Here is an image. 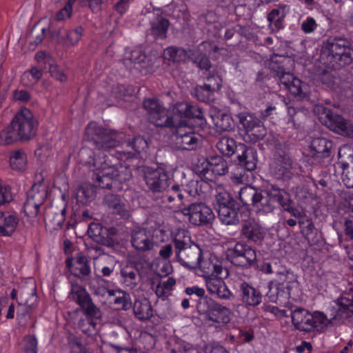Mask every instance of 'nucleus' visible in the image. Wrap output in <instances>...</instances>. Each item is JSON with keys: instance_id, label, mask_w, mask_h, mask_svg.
Wrapping results in <instances>:
<instances>
[{"instance_id": "nucleus-52", "label": "nucleus", "mask_w": 353, "mask_h": 353, "mask_svg": "<svg viewBox=\"0 0 353 353\" xmlns=\"http://www.w3.org/2000/svg\"><path fill=\"white\" fill-rule=\"evenodd\" d=\"M113 303L118 307V310H128L132 307L130 294L123 290H119L118 295L114 298Z\"/></svg>"}, {"instance_id": "nucleus-51", "label": "nucleus", "mask_w": 353, "mask_h": 353, "mask_svg": "<svg viewBox=\"0 0 353 353\" xmlns=\"http://www.w3.org/2000/svg\"><path fill=\"white\" fill-rule=\"evenodd\" d=\"M236 117L239 119V123L242 125V128L245 132L261 122L259 119L248 112H240Z\"/></svg>"}, {"instance_id": "nucleus-28", "label": "nucleus", "mask_w": 353, "mask_h": 353, "mask_svg": "<svg viewBox=\"0 0 353 353\" xmlns=\"http://www.w3.org/2000/svg\"><path fill=\"white\" fill-rule=\"evenodd\" d=\"M65 207H50L44 214V221L47 227L52 230H58L61 228L65 222Z\"/></svg>"}, {"instance_id": "nucleus-33", "label": "nucleus", "mask_w": 353, "mask_h": 353, "mask_svg": "<svg viewBox=\"0 0 353 353\" xmlns=\"http://www.w3.org/2000/svg\"><path fill=\"white\" fill-rule=\"evenodd\" d=\"M133 312L135 317L142 321H148L153 316L151 303L145 297L135 300L133 305Z\"/></svg>"}, {"instance_id": "nucleus-56", "label": "nucleus", "mask_w": 353, "mask_h": 353, "mask_svg": "<svg viewBox=\"0 0 353 353\" xmlns=\"http://www.w3.org/2000/svg\"><path fill=\"white\" fill-rule=\"evenodd\" d=\"M299 224L301 228L302 233L306 239H309L310 236L313 234L316 230L312 221L308 218L299 219Z\"/></svg>"}, {"instance_id": "nucleus-21", "label": "nucleus", "mask_w": 353, "mask_h": 353, "mask_svg": "<svg viewBox=\"0 0 353 353\" xmlns=\"http://www.w3.org/2000/svg\"><path fill=\"white\" fill-rule=\"evenodd\" d=\"M325 125L330 130L342 136L353 137L352 124L342 116L328 110L325 112Z\"/></svg>"}, {"instance_id": "nucleus-38", "label": "nucleus", "mask_w": 353, "mask_h": 353, "mask_svg": "<svg viewBox=\"0 0 353 353\" xmlns=\"http://www.w3.org/2000/svg\"><path fill=\"white\" fill-rule=\"evenodd\" d=\"M216 148L224 156L230 157L234 154H239V146L235 140L228 137H221L216 143Z\"/></svg>"}, {"instance_id": "nucleus-25", "label": "nucleus", "mask_w": 353, "mask_h": 353, "mask_svg": "<svg viewBox=\"0 0 353 353\" xmlns=\"http://www.w3.org/2000/svg\"><path fill=\"white\" fill-rule=\"evenodd\" d=\"M239 289L241 299L245 305L255 307L262 303L263 295L260 290L248 283L241 282Z\"/></svg>"}, {"instance_id": "nucleus-27", "label": "nucleus", "mask_w": 353, "mask_h": 353, "mask_svg": "<svg viewBox=\"0 0 353 353\" xmlns=\"http://www.w3.org/2000/svg\"><path fill=\"white\" fill-rule=\"evenodd\" d=\"M241 234L248 241L255 243L262 241L265 235L261 226L253 219L242 221Z\"/></svg>"}, {"instance_id": "nucleus-53", "label": "nucleus", "mask_w": 353, "mask_h": 353, "mask_svg": "<svg viewBox=\"0 0 353 353\" xmlns=\"http://www.w3.org/2000/svg\"><path fill=\"white\" fill-rule=\"evenodd\" d=\"M46 196V192L44 188L39 190L38 187L33 185L32 188L28 192L27 200H31L33 203L40 207L45 201Z\"/></svg>"}, {"instance_id": "nucleus-13", "label": "nucleus", "mask_w": 353, "mask_h": 353, "mask_svg": "<svg viewBox=\"0 0 353 353\" xmlns=\"http://www.w3.org/2000/svg\"><path fill=\"white\" fill-rule=\"evenodd\" d=\"M181 211L184 216H188L190 222L195 225H206L214 219L212 209L203 201L187 203Z\"/></svg>"}, {"instance_id": "nucleus-34", "label": "nucleus", "mask_w": 353, "mask_h": 353, "mask_svg": "<svg viewBox=\"0 0 353 353\" xmlns=\"http://www.w3.org/2000/svg\"><path fill=\"white\" fill-rule=\"evenodd\" d=\"M19 223V219L13 214L5 215L0 210V236H10L16 230Z\"/></svg>"}, {"instance_id": "nucleus-54", "label": "nucleus", "mask_w": 353, "mask_h": 353, "mask_svg": "<svg viewBox=\"0 0 353 353\" xmlns=\"http://www.w3.org/2000/svg\"><path fill=\"white\" fill-rule=\"evenodd\" d=\"M126 143L137 153L145 152L148 146L147 140L141 136H137Z\"/></svg>"}, {"instance_id": "nucleus-30", "label": "nucleus", "mask_w": 353, "mask_h": 353, "mask_svg": "<svg viewBox=\"0 0 353 353\" xmlns=\"http://www.w3.org/2000/svg\"><path fill=\"white\" fill-rule=\"evenodd\" d=\"M211 196L214 198L212 204L216 210L226 206H233L236 203V201L222 185H215Z\"/></svg>"}, {"instance_id": "nucleus-63", "label": "nucleus", "mask_w": 353, "mask_h": 353, "mask_svg": "<svg viewBox=\"0 0 353 353\" xmlns=\"http://www.w3.org/2000/svg\"><path fill=\"white\" fill-rule=\"evenodd\" d=\"M210 73V74L205 77L206 82L204 85H208L214 84L215 85H218V90H219L222 85V79L214 70Z\"/></svg>"}, {"instance_id": "nucleus-20", "label": "nucleus", "mask_w": 353, "mask_h": 353, "mask_svg": "<svg viewBox=\"0 0 353 353\" xmlns=\"http://www.w3.org/2000/svg\"><path fill=\"white\" fill-rule=\"evenodd\" d=\"M66 267L72 274L81 281H87L90 278L91 268L87 257L81 253L77 254L73 259H67Z\"/></svg>"}, {"instance_id": "nucleus-6", "label": "nucleus", "mask_w": 353, "mask_h": 353, "mask_svg": "<svg viewBox=\"0 0 353 353\" xmlns=\"http://www.w3.org/2000/svg\"><path fill=\"white\" fill-rule=\"evenodd\" d=\"M172 243L180 264L189 270L198 268L202 259V250L200 247L185 238H175Z\"/></svg>"}, {"instance_id": "nucleus-24", "label": "nucleus", "mask_w": 353, "mask_h": 353, "mask_svg": "<svg viewBox=\"0 0 353 353\" xmlns=\"http://www.w3.org/2000/svg\"><path fill=\"white\" fill-rule=\"evenodd\" d=\"M237 154L238 164L245 170L253 171L256 168L258 161L257 152L255 148L239 143Z\"/></svg>"}, {"instance_id": "nucleus-10", "label": "nucleus", "mask_w": 353, "mask_h": 353, "mask_svg": "<svg viewBox=\"0 0 353 353\" xmlns=\"http://www.w3.org/2000/svg\"><path fill=\"white\" fill-rule=\"evenodd\" d=\"M226 259L234 266L243 270L257 265L256 250L245 243L238 242L233 248H228Z\"/></svg>"}, {"instance_id": "nucleus-44", "label": "nucleus", "mask_w": 353, "mask_h": 353, "mask_svg": "<svg viewBox=\"0 0 353 353\" xmlns=\"http://www.w3.org/2000/svg\"><path fill=\"white\" fill-rule=\"evenodd\" d=\"M207 169L215 175L222 176L228 171L227 162L221 157H216L208 160Z\"/></svg>"}, {"instance_id": "nucleus-45", "label": "nucleus", "mask_w": 353, "mask_h": 353, "mask_svg": "<svg viewBox=\"0 0 353 353\" xmlns=\"http://www.w3.org/2000/svg\"><path fill=\"white\" fill-rule=\"evenodd\" d=\"M296 281V276L292 271L290 270L279 276L271 283H274L278 290L284 292L285 290L289 291L291 289V284Z\"/></svg>"}, {"instance_id": "nucleus-40", "label": "nucleus", "mask_w": 353, "mask_h": 353, "mask_svg": "<svg viewBox=\"0 0 353 353\" xmlns=\"http://www.w3.org/2000/svg\"><path fill=\"white\" fill-rule=\"evenodd\" d=\"M12 169L17 171H24L27 165V157L23 150H15L11 152L9 159Z\"/></svg>"}, {"instance_id": "nucleus-50", "label": "nucleus", "mask_w": 353, "mask_h": 353, "mask_svg": "<svg viewBox=\"0 0 353 353\" xmlns=\"http://www.w3.org/2000/svg\"><path fill=\"white\" fill-rule=\"evenodd\" d=\"M102 227L99 223H90L88 230V235L95 241L108 247L112 246V243L110 239L101 237Z\"/></svg>"}, {"instance_id": "nucleus-32", "label": "nucleus", "mask_w": 353, "mask_h": 353, "mask_svg": "<svg viewBox=\"0 0 353 353\" xmlns=\"http://www.w3.org/2000/svg\"><path fill=\"white\" fill-rule=\"evenodd\" d=\"M239 205L236 202L233 206H226L217 210L218 217L222 224L225 225H236L240 223L238 214Z\"/></svg>"}, {"instance_id": "nucleus-2", "label": "nucleus", "mask_w": 353, "mask_h": 353, "mask_svg": "<svg viewBox=\"0 0 353 353\" xmlns=\"http://www.w3.org/2000/svg\"><path fill=\"white\" fill-rule=\"evenodd\" d=\"M205 274L207 290L211 294H215L221 299L230 300L234 297L222 278L218 276H228V271L224 269L215 256L199 261L198 267Z\"/></svg>"}, {"instance_id": "nucleus-5", "label": "nucleus", "mask_w": 353, "mask_h": 353, "mask_svg": "<svg viewBox=\"0 0 353 353\" xmlns=\"http://www.w3.org/2000/svg\"><path fill=\"white\" fill-rule=\"evenodd\" d=\"M290 316L294 328L304 332H310L314 330H320L328 323L327 316L323 312L311 313L303 307H296L294 310H290Z\"/></svg>"}, {"instance_id": "nucleus-29", "label": "nucleus", "mask_w": 353, "mask_h": 353, "mask_svg": "<svg viewBox=\"0 0 353 353\" xmlns=\"http://www.w3.org/2000/svg\"><path fill=\"white\" fill-rule=\"evenodd\" d=\"M174 141L177 148L181 150H192L196 149L200 144L201 138L199 134L192 131L183 132L179 130L175 134Z\"/></svg>"}, {"instance_id": "nucleus-48", "label": "nucleus", "mask_w": 353, "mask_h": 353, "mask_svg": "<svg viewBox=\"0 0 353 353\" xmlns=\"http://www.w3.org/2000/svg\"><path fill=\"white\" fill-rule=\"evenodd\" d=\"M164 197L166 198L170 203L174 202L176 199L179 200L183 205V207H185V205H187V203H185L186 201H190L188 199V195L185 194V192H183L179 185H173L170 189L168 190Z\"/></svg>"}, {"instance_id": "nucleus-26", "label": "nucleus", "mask_w": 353, "mask_h": 353, "mask_svg": "<svg viewBox=\"0 0 353 353\" xmlns=\"http://www.w3.org/2000/svg\"><path fill=\"white\" fill-rule=\"evenodd\" d=\"M213 188L208 182L203 179L191 181L188 188L185 190V192L188 197L196 198L198 196L199 200L205 201L211 196Z\"/></svg>"}, {"instance_id": "nucleus-35", "label": "nucleus", "mask_w": 353, "mask_h": 353, "mask_svg": "<svg viewBox=\"0 0 353 353\" xmlns=\"http://www.w3.org/2000/svg\"><path fill=\"white\" fill-rule=\"evenodd\" d=\"M81 161L85 164L92 165L94 168L101 167V163L104 159H108L103 153L95 154L91 149L84 147L79 152Z\"/></svg>"}, {"instance_id": "nucleus-14", "label": "nucleus", "mask_w": 353, "mask_h": 353, "mask_svg": "<svg viewBox=\"0 0 353 353\" xmlns=\"http://www.w3.org/2000/svg\"><path fill=\"white\" fill-rule=\"evenodd\" d=\"M330 311L332 316L330 323L343 322L345 320L350 322L353 316V288L337 299Z\"/></svg>"}, {"instance_id": "nucleus-62", "label": "nucleus", "mask_w": 353, "mask_h": 353, "mask_svg": "<svg viewBox=\"0 0 353 353\" xmlns=\"http://www.w3.org/2000/svg\"><path fill=\"white\" fill-rule=\"evenodd\" d=\"M24 349L26 353H37V341L35 337L28 336L24 338Z\"/></svg>"}, {"instance_id": "nucleus-61", "label": "nucleus", "mask_w": 353, "mask_h": 353, "mask_svg": "<svg viewBox=\"0 0 353 353\" xmlns=\"http://www.w3.org/2000/svg\"><path fill=\"white\" fill-rule=\"evenodd\" d=\"M48 71L51 77L54 78L56 80L61 82L66 81V76L58 65L49 64Z\"/></svg>"}, {"instance_id": "nucleus-57", "label": "nucleus", "mask_w": 353, "mask_h": 353, "mask_svg": "<svg viewBox=\"0 0 353 353\" xmlns=\"http://www.w3.org/2000/svg\"><path fill=\"white\" fill-rule=\"evenodd\" d=\"M83 33L82 27H78L74 30L68 31L66 34V43L69 45H74L79 42Z\"/></svg>"}, {"instance_id": "nucleus-23", "label": "nucleus", "mask_w": 353, "mask_h": 353, "mask_svg": "<svg viewBox=\"0 0 353 353\" xmlns=\"http://www.w3.org/2000/svg\"><path fill=\"white\" fill-rule=\"evenodd\" d=\"M130 241L132 247L139 252L150 251L154 245L150 232L141 228H135L132 230Z\"/></svg>"}, {"instance_id": "nucleus-15", "label": "nucleus", "mask_w": 353, "mask_h": 353, "mask_svg": "<svg viewBox=\"0 0 353 353\" xmlns=\"http://www.w3.org/2000/svg\"><path fill=\"white\" fill-rule=\"evenodd\" d=\"M172 118L176 121V125L171 128H176L185 125L187 119H203V114L201 109L197 105L190 104L188 102H178L172 109Z\"/></svg>"}, {"instance_id": "nucleus-19", "label": "nucleus", "mask_w": 353, "mask_h": 353, "mask_svg": "<svg viewBox=\"0 0 353 353\" xmlns=\"http://www.w3.org/2000/svg\"><path fill=\"white\" fill-rule=\"evenodd\" d=\"M103 204L111 214L121 219H128L131 216L130 208L119 194L108 193L104 195Z\"/></svg>"}, {"instance_id": "nucleus-41", "label": "nucleus", "mask_w": 353, "mask_h": 353, "mask_svg": "<svg viewBox=\"0 0 353 353\" xmlns=\"http://www.w3.org/2000/svg\"><path fill=\"white\" fill-rule=\"evenodd\" d=\"M20 302L30 309L36 308L38 303V297L34 285H32L30 288H22L20 293Z\"/></svg>"}, {"instance_id": "nucleus-36", "label": "nucleus", "mask_w": 353, "mask_h": 353, "mask_svg": "<svg viewBox=\"0 0 353 353\" xmlns=\"http://www.w3.org/2000/svg\"><path fill=\"white\" fill-rule=\"evenodd\" d=\"M151 34L155 39H165L166 37L169 21L161 15L157 14L150 21Z\"/></svg>"}, {"instance_id": "nucleus-8", "label": "nucleus", "mask_w": 353, "mask_h": 353, "mask_svg": "<svg viewBox=\"0 0 353 353\" xmlns=\"http://www.w3.org/2000/svg\"><path fill=\"white\" fill-rule=\"evenodd\" d=\"M196 308L205 320L218 325H226L231 320V310L212 299L205 297L201 299Z\"/></svg>"}, {"instance_id": "nucleus-55", "label": "nucleus", "mask_w": 353, "mask_h": 353, "mask_svg": "<svg viewBox=\"0 0 353 353\" xmlns=\"http://www.w3.org/2000/svg\"><path fill=\"white\" fill-rule=\"evenodd\" d=\"M146 59L145 54L141 49H134L125 57L124 59V63L128 66L129 63H143Z\"/></svg>"}, {"instance_id": "nucleus-59", "label": "nucleus", "mask_w": 353, "mask_h": 353, "mask_svg": "<svg viewBox=\"0 0 353 353\" xmlns=\"http://www.w3.org/2000/svg\"><path fill=\"white\" fill-rule=\"evenodd\" d=\"M33 309L29 308L27 305L22 304L20 301L18 303L17 308V315L20 323H25L26 317L30 315Z\"/></svg>"}, {"instance_id": "nucleus-4", "label": "nucleus", "mask_w": 353, "mask_h": 353, "mask_svg": "<svg viewBox=\"0 0 353 353\" xmlns=\"http://www.w3.org/2000/svg\"><path fill=\"white\" fill-rule=\"evenodd\" d=\"M122 134L90 123L85 129V137L99 150H108L121 143Z\"/></svg>"}, {"instance_id": "nucleus-31", "label": "nucleus", "mask_w": 353, "mask_h": 353, "mask_svg": "<svg viewBox=\"0 0 353 353\" xmlns=\"http://www.w3.org/2000/svg\"><path fill=\"white\" fill-rule=\"evenodd\" d=\"M262 192H259L252 186H245L239 192V199L245 205H252L257 209V213L260 212L261 205Z\"/></svg>"}, {"instance_id": "nucleus-46", "label": "nucleus", "mask_w": 353, "mask_h": 353, "mask_svg": "<svg viewBox=\"0 0 353 353\" xmlns=\"http://www.w3.org/2000/svg\"><path fill=\"white\" fill-rule=\"evenodd\" d=\"M212 120L216 128L220 131H230L233 128V121L227 113L219 112L212 116Z\"/></svg>"}, {"instance_id": "nucleus-39", "label": "nucleus", "mask_w": 353, "mask_h": 353, "mask_svg": "<svg viewBox=\"0 0 353 353\" xmlns=\"http://www.w3.org/2000/svg\"><path fill=\"white\" fill-rule=\"evenodd\" d=\"M123 283L130 288H135L141 281V276L137 268L125 266L121 271Z\"/></svg>"}, {"instance_id": "nucleus-60", "label": "nucleus", "mask_w": 353, "mask_h": 353, "mask_svg": "<svg viewBox=\"0 0 353 353\" xmlns=\"http://www.w3.org/2000/svg\"><path fill=\"white\" fill-rule=\"evenodd\" d=\"M39 207L33 203L31 200L26 199L23 205V210L28 217H35L39 213Z\"/></svg>"}, {"instance_id": "nucleus-37", "label": "nucleus", "mask_w": 353, "mask_h": 353, "mask_svg": "<svg viewBox=\"0 0 353 353\" xmlns=\"http://www.w3.org/2000/svg\"><path fill=\"white\" fill-rule=\"evenodd\" d=\"M218 91V85H196L192 92L194 96L200 101L210 103L214 99L215 92Z\"/></svg>"}, {"instance_id": "nucleus-58", "label": "nucleus", "mask_w": 353, "mask_h": 353, "mask_svg": "<svg viewBox=\"0 0 353 353\" xmlns=\"http://www.w3.org/2000/svg\"><path fill=\"white\" fill-rule=\"evenodd\" d=\"M194 63L201 70L208 71L212 68L209 57L204 54H198L194 57Z\"/></svg>"}, {"instance_id": "nucleus-3", "label": "nucleus", "mask_w": 353, "mask_h": 353, "mask_svg": "<svg viewBox=\"0 0 353 353\" xmlns=\"http://www.w3.org/2000/svg\"><path fill=\"white\" fill-rule=\"evenodd\" d=\"M321 57H326L333 67L350 65L353 61V46L347 39L340 37H329L323 41Z\"/></svg>"}, {"instance_id": "nucleus-18", "label": "nucleus", "mask_w": 353, "mask_h": 353, "mask_svg": "<svg viewBox=\"0 0 353 353\" xmlns=\"http://www.w3.org/2000/svg\"><path fill=\"white\" fill-rule=\"evenodd\" d=\"M274 160L279 171L278 174L285 179L292 176L293 161L289 148L285 143H279L275 145Z\"/></svg>"}, {"instance_id": "nucleus-22", "label": "nucleus", "mask_w": 353, "mask_h": 353, "mask_svg": "<svg viewBox=\"0 0 353 353\" xmlns=\"http://www.w3.org/2000/svg\"><path fill=\"white\" fill-rule=\"evenodd\" d=\"M333 143L324 137L314 138L308 147V156L316 163H321L323 159L330 158L332 155Z\"/></svg>"}, {"instance_id": "nucleus-9", "label": "nucleus", "mask_w": 353, "mask_h": 353, "mask_svg": "<svg viewBox=\"0 0 353 353\" xmlns=\"http://www.w3.org/2000/svg\"><path fill=\"white\" fill-rule=\"evenodd\" d=\"M10 124L20 141H28L36 136L38 123L32 112L27 108L18 111Z\"/></svg>"}, {"instance_id": "nucleus-12", "label": "nucleus", "mask_w": 353, "mask_h": 353, "mask_svg": "<svg viewBox=\"0 0 353 353\" xmlns=\"http://www.w3.org/2000/svg\"><path fill=\"white\" fill-rule=\"evenodd\" d=\"M290 199V194L284 189L276 185L270 184L262 192L260 212L261 214L271 213L276 208V203L283 207Z\"/></svg>"}, {"instance_id": "nucleus-7", "label": "nucleus", "mask_w": 353, "mask_h": 353, "mask_svg": "<svg viewBox=\"0 0 353 353\" xmlns=\"http://www.w3.org/2000/svg\"><path fill=\"white\" fill-rule=\"evenodd\" d=\"M143 108L146 112L148 120L156 126L171 128L176 125L172 114L156 98H147L143 101Z\"/></svg>"}, {"instance_id": "nucleus-11", "label": "nucleus", "mask_w": 353, "mask_h": 353, "mask_svg": "<svg viewBox=\"0 0 353 353\" xmlns=\"http://www.w3.org/2000/svg\"><path fill=\"white\" fill-rule=\"evenodd\" d=\"M80 307L83 313L88 318L99 319L102 312L92 301V299L86 289L78 284L72 285L68 296Z\"/></svg>"}, {"instance_id": "nucleus-64", "label": "nucleus", "mask_w": 353, "mask_h": 353, "mask_svg": "<svg viewBox=\"0 0 353 353\" xmlns=\"http://www.w3.org/2000/svg\"><path fill=\"white\" fill-rule=\"evenodd\" d=\"M76 198L78 202L86 204L92 198V194L88 190L84 188H79L76 193Z\"/></svg>"}, {"instance_id": "nucleus-16", "label": "nucleus", "mask_w": 353, "mask_h": 353, "mask_svg": "<svg viewBox=\"0 0 353 353\" xmlns=\"http://www.w3.org/2000/svg\"><path fill=\"white\" fill-rule=\"evenodd\" d=\"M276 76L283 88L288 90L297 99L301 100L307 97L309 92L307 85L294 77L292 74L281 70L277 72Z\"/></svg>"}, {"instance_id": "nucleus-47", "label": "nucleus", "mask_w": 353, "mask_h": 353, "mask_svg": "<svg viewBox=\"0 0 353 353\" xmlns=\"http://www.w3.org/2000/svg\"><path fill=\"white\" fill-rule=\"evenodd\" d=\"M20 141L11 124L0 130V145L8 146Z\"/></svg>"}, {"instance_id": "nucleus-49", "label": "nucleus", "mask_w": 353, "mask_h": 353, "mask_svg": "<svg viewBox=\"0 0 353 353\" xmlns=\"http://www.w3.org/2000/svg\"><path fill=\"white\" fill-rule=\"evenodd\" d=\"M187 56L186 50L182 48L170 46L164 50V57L173 62L183 61Z\"/></svg>"}, {"instance_id": "nucleus-1", "label": "nucleus", "mask_w": 353, "mask_h": 353, "mask_svg": "<svg viewBox=\"0 0 353 353\" xmlns=\"http://www.w3.org/2000/svg\"><path fill=\"white\" fill-rule=\"evenodd\" d=\"M95 168L99 171L93 174L92 179L101 188L122 190L124 189L123 185L132 178L129 165L123 163L111 165L108 159L103 161L101 167Z\"/></svg>"}, {"instance_id": "nucleus-17", "label": "nucleus", "mask_w": 353, "mask_h": 353, "mask_svg": "<svg viewBox=\"0 0 353 353\" xmlns=\"http://www.w3.org/2000/svg\"><path fill=\"white\" fill-rule=\"evenodd\" d=\"M144 179L148 188L152 192L161 193L169 186L168 174L161 168H144Z\"/></svg>"}, {"instance_id": "nucleus-42", "label": "nucleus", "mask_w": 353, "mask_h": 353, "mask_svg": "<svg viewBox=\"0 0 353 353\" xmlns=\"http://www.w3.org/2000/svg\"><path fill=\"white\" fill-rule=\"evenodd\" d=\"M267 134V130L263 123L261 121L254 128H252L244 134V140L246 142L255 143L263 139Z\"/></svg>"}, {"instance_id": "nucleus-43", "label": "nucleus", "mask_w": 353, "mask_h": 353, "mask_svg": "<svg viewBox=\"0 0 353 353\" xmlns=\"http://www.w3.org/2000/svg\"><path fill=\"white\" fill-rule=\"evenodd\" d=\"M283 9H273L268 15L270 23L269 28L272 32H278L283 28V19L285 18Z\"/></svg>"}]
</instances>
